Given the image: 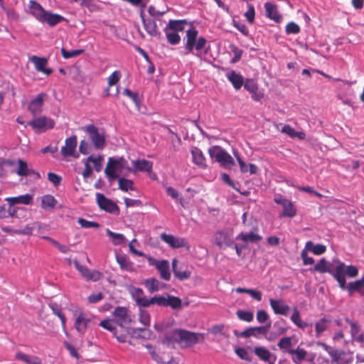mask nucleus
I'll return each instance as SVG.
<instances>
[{
  "label": "nucleus",
  "instance_id": "f257e3e1",
  "mask_svg": "<svg viewBox=\"0 0 364 364\" xmlns=\"http://www.w3.org/2000/svg\"><path fill=\"white\" fill-rule=\"evenodd\" d=\"M132 299L139 308H146L152 304H157L159 306H169L173 310H179L182 307V300L178 296L167 294L166 296L156 295L148 299L144 295L142 289L132 287L129 291Z\"/></svg>",
  "mask_w": 364,
  "mask_h": 364
},
{
  "label": "nucleus",
  "instance_id": "f03ea898",
  "mask_svg": "<svg viewBox=\"0 0 364 364\" xmlns=\"http://www.w3.org/2000/svg\"><path fill=\"white\" fill-rule=\"evenodd\" d=\"M29 9L31 14L41 22L60 23L65 21V18L59 14L46 11L40 4L35 1H30Z\"/></svg>",
  "mask_w": 364,
  "mask_h": 364
},
{
  "label": "nucleus",
  "instance_id": "7ed1b4c3",
  "mask_svg": "<svg viewBox=\"0 0 364 364\" xmlns=\"http://www.w3.org/2000/svg\"><path fill=\"white\" fill-rule=\"evenodd\" d=\"M358 274V269L355 266L348 265L346 266L343 262H338L335 267V272L333 273V278L338 282L339 287L342 289H346V276L353 278Z\"/></svg>",
  "mask_w": 364,
  "mask_h": 364
},
{
  "label": "nucleus",
  "instance_id": "20e7f679",
  "mask_svg": "<svg viewBox=\"0 0 364 364\" xmlns=\"http://www.w3.org/2000/svg\"><path fill=\"white\" fill-rule=\"evenodd\" d=\"M186 41L185 48L189 53H192L194 48L196 50H200L205 47L207 43L206 39L203 37L198 38V31L195 28L191 26L186 30Z\"/></svg>",
  "mask_w": 364,
  "mask_h": 364
},
{
  "label": "nucleus",
  "instance_id": "39448f33",
  "mask_svg": "<svg viewBox=\"0 0 364 364\" xmlns=\"http://www.w3.org/2000/svg\"><path fill=\"white\" fill-rule=\"evenodd\" d=\"M208 154L212 159H215L220 166L230 168L235 164L233 158L220 146H213L208 149Z\"/></svg>",
  "mask_w": 364,
  "mask_h": 364
},
{
  "label": "nucleus",
  "instance_id": "423d86ee",
  "mask_svg": "<svg viewBox=\"0 0 364 364\" xmlns=\"http://www.w3.org/2000/svg\"><path fill=\"white\" fill-rule=\"evenodd\" d=\"M123 168L131 171V168L127 166V161L123 157L118 159L110 157L108 159L105 173L109 181H114L118 178L117 171H121Z\"/></svg>",
  "mask_w": 364,
  "mask_h": 364
},
{
  "label": "nucleus",
  "instance_id": "0eeeda50",
  "mask_svg": "<svg viewBox=\"0 0 364 364\" xmlns=\"http://www.w3.org/2000/svg\"><path fill=\"white\" fill-rule=\"evenodd\" d=\"M28 125L33 129L45 132L48 129H53L55 126V122L53 119L46 117V116H41L35 117L33 119L29 121Z\"/></svg>",
  "mask_w": 364,
  "mask_h": 364
},
{
  "label": "nucleus",
  "instance_id": "6e6552de",
  "mask_svg": "<svg viewBox=\"0 0 364 364\" xmlns=\"http://www.w3.org/2000/svg\"><path fill=\"white\" fill-rule=\"evenodd\" d=\"M90 139L96 149H103L105 146V136L100 133L98 129L93 124H89L85 128Z\"/></svg>",
  "mask_w": 364,
  "mask_h": 364
},
{
  "label": "nucleus",
  "instance_id": "1a4fd4ad",
  "mask_svg": "<svg viewBox=\"0 0 364 364\" xmlns=\"http://www.w3.org/2000/svg\"><path fill=\"white\" fill-rule=\"evenodd\" d=\"M112 316L114 322L121 327L129 324L132 321L129 311L125 306H117L112 312Z\"/></svg>",
  "mask_w": 364,
  "mask_h": 364
},
{
  "label": "nucleus",
  "instance_id": "9d476101",
  "mask_svg": "<svg viewBox=\"0 0 364 364\" xmlns=\"http://www.w3.org/2000/svg\"><path fill=\"white\" fill-rule=\"evenodd\" d=\"M96 200L97 203L101 210H103L109 213L119 212V208L117 205L112 200L106 198L102 193H97Z\"/></svg>",
  "mask_w": 364,
  "mask_h": 364
},
{
  "label": "nucleus",
  "instance_id": "9b49d317",
  "mask_svg": "<svg viewBox=\"0 0 364 364\" xmlns=\"http://www.w3.org/2000/svg\"><path fill=\"white\" fill-rule=\"evenodd\" d=\"M77 144V138L76 135H73L67 138L65 141V145L62 146L60 153L64 158L73 156L77 158L78 155H75V149Z\"/></svg>",
  "mask_w": 364,
  "mask_h": 364
},
{
  "label": "nucleus",
  "instance_id": "f8f14e48",
  "mask_svg": "<svg viewBox=\"0 0 364 364\" xmlns=\"http://www.w3.org/2000/svg\"><path fill=\"white\" fill-rule=\"evenodd\" d=\"M200 333H196L181 329V340L179 344L183 348L194 346L199 341Z\"/></svg>",
  "mask_w": 364,
  "mask_h": 364
},
{
  "label": "nucleus",
  "instance_id": "ddd939ff",
  "mask_svg": "<svg viewBox=\"0 0 364 364\" xmlns=\"http://www.w3.org/2000/svg\"><path fill=\"white\" fill-rule=\"evenodd\" d=\"M90 322L91 320L87 315L80 311L75 314V328L79 334L84 335Z\"/></svg>",
  "mask_w": 364,
  "mask_h": 364
},
{
  "label": "nucleus",
  "instance_id": "4468645a",
  "mask_svg": "<svg viewBox=\"0 0 364 364\" xmlns=\"http://www.w3.org/2000/svg\"><path fill=\"white\" fill-rule=\"evenodd\" d=\"M74 264L75 268L87 280L96 282L100 280L102 277V273L100 272L99 271H90L87 267L80 264V262L77 260L74 261Z\"/></svg>",
  "mask_w": 364,
  "mask_h": 364
},
{
  "label": "nucleus",
  "instance_id": "2eb2a0df",
  "mask_svg": "<svg viewBox=\"0 0 364 364\" xmlns=\"http://www.w3.org/2000/svg\"><path fill=\"white\" fill-rule=\"evenodd\" d=\"M47 95L44 92L38 94L34 99L31 100L28 109L34 116L39 114L43 110V102Z\"/></svg>",
  "mask_w": 364,
  "mask_h": 364
},
{
  "label": "nucleus",
  "instance_id": "dca6fc26",
  "mask_svg": "<svg viewBox=\"0 0 364 364\" xmlns=\"http://www.w3.org/2000/svg\"><path fill=\"white\" fill-rule=\"evenodd\" d=\"M274 201L283 207V212L281 216L293 218L294 216L296 215V209L294 207L293 203L290 200L282 197H279L275 198L274 199Z\"/></svg>",
  "mask_w": 364,
  "mask_h": 364
},
{
  "label": "nucleus",
  "instance_id": "f3484780",
  "mask_svg": "<svg viewBox=\"0 0 364 364\" xmlns=\"http://www.w3.org/2000/svg\"><path fill=\"white\" fill-rule=\"evenodd\" d=\"M161 240L168 244L172 248H180L186 247L188 243L185 238L177 237L173 235L162 233L161 235Z\"/></svg>",
  "mask_w": 364,
  "mask_h": 364
},
{
  "label": "nucleus",
  "instance_id": "a211bd4d",
  "mask_svg": "<svg viewBox=\"0 0 364 364\" xmlns=\"http://www.w3.org/2000/svg\"><path fill=\"white\" fill-rule=\"evenodd\" d=\"M128 333L134 338L151 340L156 337L153 331L144 328H132L129 329Z\"/></svg>",
  "mask_w": 364,
  "mask_h": 364
},
{
  "label": "nucleus",
  "instance_id": "6ab92c4d",
  "mask_svg": "<svg viewBox=\"0 0 364 364\" xmlns=\"http://www.w3.org/2000/svg\"><path fill=\"white\" fill-rule=\"evenodd\" d=\"M215 244L220 248H225L233 244V240L230 235L224 231H218L214 235Z\"/></svg>",
  "mask_w": 364,
  "mask_h": 364
},
{
  "label": "nucleus",
  "instance_id": "aec40b11",
  "mask_svg": "<svg viewBox=\"0 0 364 364\" xmlns=\"http://www.w3.org/2000/svg\"><path fill=\"white\" fill-rule=\"evenodd\" d=\"M18 168L16 171V173L19 176H35L36 178H40V173L31 168H29L28 166V164L26 161L22 159H18Z\"/></svg>",
  "mask_w": 364,
  "mask_h": 364
},
{
  "label": "nucleus",
  "instance_id": "412c9836",
  "mask_svg": "<svg viewBox=\"0 0 364 364\" xmlns=\"http://www.w3.org/2000/svg\"><path fill=\"white\" fill-rule=\"evenodd\" d=\"M30 61L34 64L35 68L37 71L41 72L46 75H49L53 73L51 68H46L48 60L45 58H41L36 55H33L29 58Z\"/></svg>",
  "mask_w": 364,
  "mask_h": 364
},
{
  "label": "nucleus",
  "instance_id": "4be33fe9",
  "mask_svg": "<svg viewBox=\"0 0 364 364\" xmlns=\"http://www.w3.org/2000/svg\"><path fill=\"white\" fill-rule=\"evenodd\" d=\"M244 87L252 95L255 101H259L263 97V93L259 90L258 85L252 79H247L244 82Z\"/></svg>",
  "mask_w": 364,
  "mask_h": 364
},
{
  "label": "nucleus",
  "instance_id": "5701e85b",
  "mask_svg": "<svg viewBox=\"0 0 364 364\" xmlns=\"http://www.w3.org/2000/svg\"><path fill=\"white\" fill-rule=\"evenodd\" d=\"M269 304L275 314L287 315L290 310V307L282 299H269Z\"/></svg>",
  "mask_w": 364,
  "mask_h": 364
},
{
  "label": "nucleus",
  "instance_id": "b1692460",
  "mask_svg": "<svg viewBox=\"0 0 364 364\" xmlns=\"http://www.w3.org/2000/svg\"><path fill=\"white\" fill-rule=\"evenodd\" d=\"M182 24H167L164 28L168 42L171 45H176L181 41V37L173 26H179Z\"/></svg>",
  "mask_w": 364,
  "mask_h": 364
},
{
  "label": "nucleus",
  "instance_id": "393cba45",
  "mask_svg": "<svg viewBox=\"0 0 364 364\" xmlns=\"http://www.w3.org/2000/svg\"><path fill=\"white\" fill-rule=\"evenodd\" d=\"M153 264L156 267L160 273V277L166 280L169 281L171 279V273L169 270V263L166 260L158 261L155 260Z\"/></svg>",
  "mask_w": 364,
  "mask_h": 364
},
{
  "label": "nucleus",
  "instance_id": "a878e982",
  "mask_svg": "<svg viewBox=\"0 0 364 364\" xmlns=\"http://www.w3.org/2000/svg\"><path fill=\"white\" fill-rule=\"evenodd\" d=\"M264 9L267 17L274 21L275 22H280L282 20V16L278 13L277 6L272 2H266L264 4Z\"/></svg>",
  "mask_w": 364,
  "mask_h": 364
},
{
  "label": "nucleus",
  "instance_id": "bb28decb",
  "mask_svg": "<svg viewBox=\"0 0 364 364\" xmlns=\"http://www.w3.org/2000/svg\"><path fill=\"white\" fill-rule=\"evenodd\" d=\"M151 356L158 364H178V359L164 354L162 356L159 355L155 350L150 351Z\"/></svg>",
  "mask_w": 364,
  "mask_h": 364
},
{
  "label": "nucleus",
  "instance_id": "cd10ccee",
  "mask_svg": "<svg viewBox=\"0 0 364 364\" xmlns=\"http://www.w3.org/2000/svg\"><path fill=\"white\" fill-rule=\"evenodd\" d=\"M257 228H252V230L249 233H240L236 239L241 240L244 242H257L262 240V237L256 233Z\"/></svg>",
  "mask_w": 364,
  "mask_h": 364
},
{
  "label": "nucleus",
  "instance_id": "c85d7f7f",
  "mask_svg": "<svg viewBox=\"0 0 364 364\" xmlns=\"http://www.w3.org/2000/svg\"><path fill=\"white\" fill-rule=\"evenodd\" d=\"M312 271L317 272L321 274L327 272L333 277V273L335 272V269H333L332 268H331V264L325 258H321L318 262V263L314 267V268L312 269Z\"/></svg>",
  "mask_w": 364,
  "mask_h": 364
},
{
  "label": "nucleus",
  "instance_id": "c756f323",
  "mask_svg": "<svg viewBox=\"0 0 364 364\" xmlns=\"http://www.w3.org/2000/svg\"><path fill=\"white\" fill-rule=\"evenodd\" d=\"M191 154L193 156V162L196 166L200 168H205L207 166L205 157L199 148H193L191 149Z\"/></svg>",
  "mask_w": 364,
  "mask_h": 364
},
{
  "label": "nucleus",
  "instance_id": "7c9ffc66",
  "mask_svg": "<svg viewBox=\"0 0 364 364\" xmlns=\"http://www.w3.org/2000/svg\"><path fill=\"white\" fill-rule=\"evenodd\" d=\"M15 358L26 364H42L40 358L35 355H29L21 351H18L15 355Z\"/></svg>",
  "mask_w": 364,
  "mask_h": 364
},
{
  "label": "nucleus",
  "instance_id": "2f4dec72",
  "mask_svg": "<svg viewBox=\"0 0 364 364\" xmlns=\"http://www.w3.org/2000/svg\"><path fill=\"white\" fill-rule=\"evenodd\" d=\"M144 284L150 294L156 292L164 287V284L155 278L146 279Z\"/></svg>",
  "mask_w": 364,
  "mask_h": 364
},
{
  "label": "nucleus",
  "instance_id": "473e14b6",
  "mask_svg": "<svg viewBox=\"0 0 364 364\" xmlns=\"http://www.w3.org/2000/svg\"><path fill=\"white\" fill-rule=\"evenodd\" d=\"M227 77L235 90H240L244 85L243 77L233 70L228 74Z\"/></svg>",
  "mask_w": 364,
  "mask_h": 364
},
{
  "label": "nucleus",
  "instance_id": "72a5a7b5",
  "mask_svg": "<svg viewBox=\"0 0 364 364\" xmlns=\"http://www.w3.org/2000/svg\"><path fill=\"white\" fill-rule=\"evenodd\" d=\"M117 262L122 270L127 272H133V262L126 255H117Z\"/></svg>",
  "mask_w": 364,
  "mask_h": 364
},
{
  "label": "nucleus",
  "instance_id": "f704fd0d",
  "mask_svg": "<svg viewBox=\"0 0 364 364\" xmlns=\"http://www.w3.org/2000/svg\"><path fill=\"white\" fill-rule=\"evenodd\" d=\"M309 252H312L315 255H321L326 252V247L323 244L314 245L313 242L308 241L304 247Z\"/></svg>",
  "mask_w": 364,
  "mask_h": 364
},
{
  "label": "nucleus",
  "instance_id": "c9c22d12",
  "mask_svg": "<svg viewBox=\"0 0 364 364\" xmlns=\"http://www.w3.org/2000/svg\"><path fill=\"white\" fill-rule=\"evenodd\" d=\"M136 171L150 172L152 170L153 163L145 159L132 161Z\"/></svg>",
  "mask_w": 364,
  "mask_h": 364
},
{
  "label": "nucleus",
  "instance_id": "e433bc0d",
  "mask_svg": "<svg viewBox=\"0 0 364 364\" xmlns=\"http://www.w3.org/2000/svg\"><path fill=\"white\" fill-rule=\"evenodd\" d=\"M6 200L9 202L11 205L14 204L29 205L31 203L32 196L30 194H25L17 197L7 198Z\"/></svg>",
  "mask_w": 364,
  "mask_h": 364
},
{
  "label": "nucleus",
  "instance_id": "4c0bfd02",
  "mask_svg": "<svg viewBox=\"0 0 364 364\" xmlns=\"http://www.w3.org/2000/svg\"><path fill=\"white\" fill-rule=\"evenodd\" d=\"M178 260L173 259L172 261V270L174 276L179 280L187 279L191 277V272L189 270L180 271L177 268Z\"/></svg>",
  "mask_w": 364,
  "mask_h": 364
},
{
  "label": "nucleus",
  "instance_id": "58836bf2",
  "mask_svg": "<svg viewBox=\"0 0 364 364\" xmlns=\"http://www.w3.org/2000/svg\"><path fill=\"white\" fill-rule=\"evenodd\" d=\"M56 204V199L51 195H45L41 198V208L44 210H52Z\"/></svg>",
  "mask_w": 364,
  "mask_h": 364
},
{
  "label": "nucleus",
  "instance_id": "ea45409f",
  "mask_svg": "<svg viewBox=\"0 0 364 364\" xmlns=\"http://www.w3.org/2000/svg\"><path fill=\"white\" fill-rule=\"evenodd\" d=\"M331 322V320L326 318H323L318 320L317 322H316L315 330L317 337H319L322 333H323L328 328Z\"/></svg>",
  "mask_w": 364,
  "mask_h": 364
},
{
  "label": "nucleus",
  "instance_id": "a19ab883",
  "mask_svg": "<svg viewBox=\"0 0 364 364\" xmlns=\"http://www.w3.org/2000/svg\"><path fill=\"white\" fill-rule=\"evenodd\" d=\"M291 355H294L295 357L292 358V361L295 364H300L304 360L307 355V352L305 349L297 347L296 349H293L290 351Z\"/></svg>",
  "mask_w": 364,
  "mask_h": 364
},
{
  "label": "nucleus",
  "instance_id": "79ce46f5",
  "mask_svg": "<svg viewBox=\"0 0 364 364\" xmlns=\"http://www.w3.org/2000/svg\"><path fill=\"white\" fill-rule=\"evenodd\" d=\"M181 329L172 330L165 335V340L168 343H177L179 344L181 340Z\"/></svg>",
  "mask_w": 364,
  "mask_h": 364
},
{
  "label": "nucleus",
  "instance_id": "37998d69",
  "mask_svg": "<svg viewBox=\"0 0 364 364\" xmlns=\"http://www.w3.org/2000/svg\"><path fill=\"white\" fill-rule=\"evenodd\" d=\"M291 321L299 328H304L309 326L306 322L301 320L299 311L295 308L291 316Z\"/></svg>",
  "mask_w": 364,
  "mask_h": 364
},
{
  "label": "nucleus",
  "instance_id": "c03bdc74",
  "mask_svg": "<svg viewBox=\"0 0 364 364\" xmlns=\"http://www.w3.org/2000/svg\"><path fill=\"white\" fill-rule=\"evenodd\" d=\"M292 346L291 337H284L279 340L277 343L279 348L287 353H290L293 349L291 348Z\"/></svg>",
  "mask_w": 364,
  "mask_h": 364
},
{
  "label": "nucleus",
  "instance_id": "a18cd8bd",
  "mask_svg": "<svg viewBox=\"0 0 364 364\" xmlns=\"http://www.w3.org/2000/svg\"><path fill=\"white\" fill-rule=\"evenodd\" d=\"M106 234L112 238V243L114 245H119L126 241V237L124 235L114 232L109 229L106 230Z\"/></svg>",
  "mask_w": 364,
  "mask_h": 364
},
{
  "label": "nucleus",
  "instance_id": "49530a36",
  "mask_svg": "<svg viewBox=\"0 0 364 364\" xmlns=\"http://www.w3.org/2000/svg\"><path fill=\"white\" fill-rule=\"evenodd\" d=\"M264 331V328L257 327H250L241 332L240 336L243 338H250L251 336L258 337L260 333V331Z\"/></svg>",
  "mask_w": 364,
  "mask_h": 364
},
{
  "label": "nucleus",
  "instance_id": "de8ad7c7",
  "mask_svg": "<svg viewBox=\"0 0 364 364\" xmlns=\"http://www.w3.org/2000/svg\"><path fill=\"white\" fill-rule=\"evenodd\" d=\"M36 226H39L38 222H33L31 224H28L23 229L15 230L14 233L16 235H31L33 231L36 230Z\"/></svg>",
  "mask_w": 364,
  "mask_h": 364
},
{
  "label": "nucleus",
  "instance_id": "09e8293b",
  "mask_svg": "<svg viewBox=\"0 0 364 364\" xmlns=\"http://www.w3.org/2000/svg\"><path fill=\"white\" fill-rule=\"evenodd\" d=\"M254 352L255 355L264 361H269L271 353L264 347H255Z\"/></svg>",
  "mask_w": 364,
  "mask_h": 364
},
{
  "label": "nucleus",
  "instance_id": "8fccbe9b",
  "mask_svg": "<svg viewBox=\"0 0 364 364\" xmlns=\"http://www.w3.org/2000/svg\"><path fill=\"white\" fill-rule=\"evenodd\" d=\"M119 188L123 191H128L129 190H134V183L132 180L124 178H118Z\"/></svg>",
  "mask_w": 364,
  "mask_h": 364
},
{
  "label": "nucleus",
  "instance_id": "3c124183",
  "mask_svg": "<svg viewBox=\"0 0 364 364\" xmlns=\"http://www.w3.org/2000/svg\"><path fill=\"white\" fill-rule=\"evenodd\" d=\"M104 158L102 156L99 155L97 157H94L93 156H90L87 161L89 162H92L94 164V168L97 172H100L102 168V162Z\"/></svg>",
  "mask_w": 364,
  "mask_h": 364
},
{
  "label": "nucleus",
  "instance_id": "603ef678",
  "mask_svg": "<svg viewBox=\"0 0 364 364\" xmlns=\"http://www.w3.org/2000/svg\"><path fill=\"white\" fill-rule=\"evenodd\" d=\"M236 315L240 320L246 322H251L254 318L253 313L248 311L238 310L236 312Z\"/></svg>",
  "mask_w": 364,
  "mask_h": 364
},
{
  "label": "nucleus",
  "instance_id": "864d4df0",
  "mask_svg": "<svg viewBox=\"0 0 364 364\" xmlns=\"http://www.w3.org/2000/svg\"><path fill=\"white\" fill-rule=\"evenodd\" d=\"M139 321L143 325L148 326L150 325L151 322V316L149 313L143 309H139Z\"/></svg>",
  "mask_w": 364,
  "mask_h": 364
},
{
  "label": "nucleus",
  "instance_id": "5fc2aeb1",
  "mask_svg": "<svg viewBox=\"0 0 364 364\" xmlns=\"http://www.w3.org/2000/svg\"><path fill=\"white\" fill-rule=\"evenodd\" d=\"M83 52H84V50H82V49L67 50L64 48H61V54H62V56L65 59H68V58L76 57V56L82 54Z\"/></svg>",
  "mask_w": 364,
  "mask_h": 364
},
{
  "label": "nucleus",
  "instance_id": "6e6d98bb",
  "mask_svg": "<svg viewBox=\"0 0 364 364\" xmlns=\"http://www.w3.org/2000/svg\"><path fill=\"white\" fill-rule=\"evenodd\" d=\"M230 48L234 54V57L232 58L231 63H235L241 59L243 51L234 44H231L230 46Z\"/></svg>",
  "mask_w": 364,
  "mask_h": 364
},
{
  "label": "nucleus",
  "instance_id": "4d7b16f0",
  "mask_svg": "<svg viewBox=\"0 0 364 364\" xmlns=\"http://www.w3.org/2000/svg\"><path fill=\"white\" fill-rule=\"evenodd\" d=\"M50 307H51V309L53 310V314L55 315H56L60 318V320L61 321L62 327L63 329H65V325H66L65 316L62 312L61 309L60 308H58L57 306L52 305V306H50Z\"/></svg>",
  "mask_w": 364,
  "mask_h": 364
},
{
  "label": "nucleus",
  "instance_id": "13d9d810",
  "mask_svg": "<svg viewBox=\"0 0 364 364\" xmlns=\"http://www.w3.org/2000/svg\"><path fill=\"white\" fill-rule=\"evenodd\" d=\"M77 223L83 228H98L100 227L99 223L94 221H89L82 218H78Z\"/></svg>",
  "mask_w": 364,
  "mask_h": 364
},
{
  "label": "nucleus",
  "instance_id": "bf43d9fd",
  "mask_svg": "<svg viewBox=\"0 0 364 364\" xmlns=\"http://www.w3.org/2000/svg\"><path fill=\"white\" fill-rule=\"evenodd\" d=\"M122 76L119 70L114 71L107 78L108 86L111 87L116 85L120 80Z\"/></svg>",
  "mask_w": 364,
  "mask_h": 364
},
{
  "label": "nucleus",
  "instance_id": "052dcab7",
  "mask_svg": "<svg viewBox=\"0 0 364 364\" xmlns=\"http://www.w3.org/2000/svg\"><path fill=\"white\" fill-rule=\"evenodd\" d=\"M345 321L350 326V334L352 338H355L360 332V326L358 323L350 321L348 318H346Z\"/></svg>",
  "mask_w": 364,
  "mask_h": 364
},
{
  "label": "nucleus",
  "instance_id": "680f3d73",
  "mask_svg": "<svg viewBox=\"0 0 364 364\" xmlns=\"http://www.w3.org/2000/svg\"><path fill=\"white\" fill-rule=\"evenodd\" d=\"M142 27L151 36L159 35L156 24H142Z\"/></svg>",
  "mask_w": 364,
  "mask_h": 364
},
{
  "label": "nucleus",
  "instance_id": "e2e57ef3",
  "mask_svg": "<svg viewBox=\"0 0 364 364\" xmlns=\"http://www.w3.org/2000/svg\"><path fill=\"white\" fill-rule=\"evenodd\" d=\"M149 13L151 16L153 17L154 21H161V17L166 14V12H161L156 9L154 6H150L149 8Z\"/></svg>",
  "mask_w": 364,
  "mask_h": 364
},
{
  "label": "nucleus",
  "instance_id": "0e129e2a",
  "mask_svg": "<svg viewBox=\"0 0 364 364\" xmlns=\"http://www.w3.org/2000/svg\"><path fill=\"white\" fill-rule=\"evenodd\" d=\"M123 94L124 95L129 97V98H131L136 106L139 105L140 100H139L138 93L134 92L131 91L129 89L126 88L124 90Z\"/></svg>",
  "mask_w": 364,
  "mask_h": 364
},
{
  "label": "nucleus",
  "instance_id": "69168bd1",
  "mask_svg": "<svg viewBox=\"0 0 364 364\" xmlns=\"http://www.w3.org/2000/svg\"><path fill=\"white\" fill-rule=\"evenodd\" d=\"M101 327L111 331V332H113L115 331L116 329V327L114 324V321L112 320H110V319H105V320H103L102 321L100 324H99Z\"/></svg>",
  "mask_w": 364,
  "mask_h": 364
},
{
  "label": "nucleus",
  "instance_id": "338daca9",
  "mask_svg": "<svg viewBox=\"0 0 364 364\" xmlns=\"http://www.w3.org/2000/svg\"><path fill=\"white\" fill-rule=\"evenodd\" d=\"M308 252L309 251L304 248L301 252V258L304 265H311L314 263V258L308 256Z\"/></svg>",
  "mask_w": 364,
  "mask_h": 364
},
{
  "label": "nucleus",
  "instance_id": "774afa93",
  "mask_svg": "<svg viewBox=\"0 0 364 364\" xmlns=\"http://www.w3.org/2000/svg\"><path fill=\"white\" fill-rule=\"evenodd\" d=\"M48 179L55 186H58L62 181V178L59 175L52 172L48 173Z\"/></svg>",
  "mask_w": 364,
  "mask_h": 364
}]
</instances>
